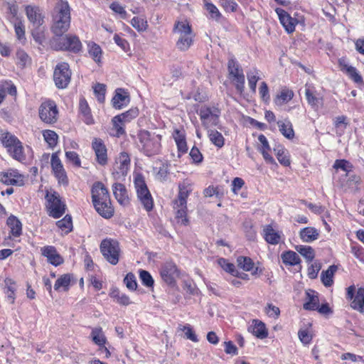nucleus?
I'll list each match as a JSON object with an SVG mask.
<instances>
[{
  "mask_svg": "<svg viewBox=\"0 0 364 364\" xmlns=\"http://www.w3.org/2000/svg\"><path fill=\"white\" fill-rule=\"evenodd\" d=\"M112 190L115 198L121 205H126L129 203V200L124 185L116 183L113 184Z\"/></svg>",
  "mask_w": 364,
  "mask_h": 364,
  "instance_id": "obj_27",
  "label": "nucleus"
},
{
  "mask_svg": "<svg viewBox=\"0 0 364 364\" xmlns=\"http://www.w3.org/2000/svg\"><path fill=\"white\" fill-rule=\"evenodd\" d=\"M319 299L318 294L312 290L308 289L306 291V301L304 304V309L306 310H316L318 309Z\"/></svg>",
  "mask_w": 364,
  "mask_h": 364,
  "instance_id": "obj_29",
  "label": "nucleus"
},
{
  "mask_svg": "<svg viewBox=\"0 0 364 364\" xmlns=\"http://www.w3.org/2000/svg\"><path fill=\"white\" fill-rule=\"evenodd\" d=\"M180 330L185 332V336L187 339L195 343L198 341L196 334L190 325L187 324L186 326H181Z\"/></svg>",
  "mask_w": 364,
  "mask_h": 364,
  "instance_id": "obj_59",
  "label": "nucleus"
},
{
  "mask_svg": "<svg viewBox=\"0 0 364 364\" xmlns=\"http://www.w3.org/2000/svg\"><path fill=\"white\" fill-rule=\"evenodd\" d=\"M220 114V109L215 107L203 106L199 111L202 124L206 129L218 125Z\"/></svg>",
  "mask_w": 364,
  "mask_h": 364,
  "instance_id": "obj_11",
  "label": "nucleus"
},
{
  "mask_svg": "<svg viewBox=\"0 0 364 364\" xmlns=\"http://www.w3.org/2000/svg\"><path fill=\"white\" fill-rule=\"evenodd\" d=\"M173 32L178 36L176 41V48L181 51L187 50L193 44L194 35L191 26L185 21H176L174 24Z\"/></svg>",
  "mask_w": 364,
  "mask_h": 364,
  "instance_id": "obj_3",
  "label": "nucleus"
},
{
  "mask_svg": "<svg viewBox=\"0 0 364 364\" xmlns=\"http://www.w3.org/2000/svg\"><path fill=\"white\" fill-rule=\"evenodd\" d=\"M248 331L260 339L265 338L268 336V331L264 323L257 319L252 321V323L248 327Z\"/></svg>",
  "mask_w": 364,
  "mask_h": 364,
  "instance_id": "obj_26",
  "label": "nucleus"
},
{
  "mask_svg": "<svg viewBox=\"0 0 364 364\" xmlns=\"http://www.w3.org/2000/svg\"><path fill=\"white\" fill-rule=\"evenodd\" d=\"M93 342L99 346H103L106 343V338L101 327L94 328L91 332Z\"/></svg>",
  "mask_w": 364,
  "mask_h": 364,
  "instance_id": "obj_42",
  "label": "nucleus"
},
{
  "mask_svg": "<svg viewBox=\"0 0 364 364\" xmlns=\"http://www.w3.org/2000/svg\"><path fill=\"white\" fill-rule=\"evenodd\" d=\"M228 68L230 78L243 73L242 70L240 68L237 61L233 58H231L228 60Z\"/></svg>",
  "mask_w": 364,
  "mask_h": 364,
  "instance_id": "obj_52",
  "label": "nucleus"
},
{
  "mask_svg": "<svg viewBox=\"0 0 364 364\" xmlns=\"http://www.w3.org/2000/svg\"><path fill=\"white\" fill-rule=\"evenodd\" d=\"M91 191L93 204L99 202L100 200H107L109 197L107 188L101 182L95 183Z\"/></svg>",
  "mask_w": 364,
  "mask_h": 364,
  "instance_id": "obj_19",
  "label": "nucleus"
},
{
  "mask_svg": "<svg viewBox=\"0 0 364 364\" xmlns=\"http://www.w3.org/2000/svg\"><path fill=\"white\" fill-rule=\"evenodd\" d=\"M258 140L261 143V146H259L257 149L262 154L264 161L269 164H276L275 160L269 153L271 149L266 136L263 134H260L258 136Z\"/></svg>",
  "mask_w": 364,
  "mask_h": 364,
  "instance_id": "obj_24",
  "label": "nucleus"
},
{
  "mask_svg": "<svg viewBox=\"0 0 364 364\" xmlns=\"http://www.w3.org/2000/svg\"><path fill=\"white\" fill-rule=\"evenodd\" d=\"M134 186L137 198L146 211H151L154 207V200L142 176L134 178Z\"/></svg>",
  "mask_w": 364,
  "mask_h": 364,
  "instance_id": "obj_7",
  "label": "nucleus"
},
{
  "mask_svg": "<svg viewBox=\"0 0 364 364\" xmlns=\"http://www.w3.org/2000/svg\"><path fill=\"white\" fill-rule=\"evenodd\" d=\"M26 15L33 26H41L44 23L42 10L38 6L27 5L25 7Z\"/></svg>",
  "mask_w": 364,
  "mask_h": 364,
  "instance_id": "obj_14",
  "label": "nucleus"
},
{
  "mask_svg": "<svg viewBox=\"0 0 364 364\" xmlns=\"http://www.w3.org/2000/svg\"><path fill=\"white\" fill-rule=\"evenodd\" d=\"M235 86L236 90L240 94L245 90V75L244 74H240L230 78Z\"/></svg>",
  "mask_w": 364,
  "mask_h": 364,
  "instance_id": "obj_55",
  "label": "nucleus"
},
{
  "mask_svg": "<svg viewBox=\"0 0 364 364\" xmlns=\"http://www.w3.org/2000/svg\"><path fill=\"white\" fill-rule=\"evenodd\" d=\"M71 75V70L67 63H58L53 73V80L56 87L59 89L66 88L70 82Z\"/></svg>",
  "mask_w": 364,
  "mask_h": 364,
  "instance_id": "obj_10",
  "label": "nucleus"
},
{
  "mask_svg": "<svg viewBox=\"0 0 364 364\" xmlns=\"http://www.w3.org/2000/svg\"><path fill=\"white\" fill-rule=\"evenodd\" d=\"M100 252L109 264L116 265L119 260L121 250L118 241L113 239H105L100 245Z\"/></svg>",
  "mask_w": 364,
  "mask_h": 364,
  "instance_id": "obj_6",
  "label": "nucleus"
},
{
  "mask_svg": "<svg viewBox=\"0 0 364 364\" xmlns=\"http://www.w3.org/2000/svg\"><path fill=\"white\" fill-rule=\"evenodd\" d=\"M139 277H140V279L141 280L142 284L144 286H146L147 287H153L154 279L149 272H147L146 270H140L139 271Z\"/></svg>",
  "mask_w": 364,
  "mask_h": 364,
  "instance_id": "obj_58",
  "label": "nucleus"
},
{
  "mask_svg": "<svg viewBox=\"0 0 364 364\" xmlns=\"http://www.w3.org/2000/svg\"><path fill=\"white\" fill-rule=\"evenodd\" d=\"M51 46L57 50H66L73 53H78L82 49L79 38L73 35L54 37L51 41Z\"/></svg>",
  "mask_w": 364,
  "mask_h": 364,
  "instance_id": "obj_5",
  "label": "nucleus"
},
{
  "mask_svg": "<svg viewBox=\"0 0 364 364\" xmlns=\"http://www.w3.org/2000/svg\"><path fill=\"white\" fill-rule=\"evenodd\" d=\"M92 148L95 151L97 162L105 166L107 164V150L104 141L100 138H95L92 142Z\"/></svg>",
  "mask_w": 364,
  "mask_h": 364,
  "instance_id": "obj_15",
  "label": "nucleus"
},
{
  "mask_svg": "<svg viewBox=\"0 0 364 364\" xmlns=\"http://www.w3.org/2000/svg\"><path fill=\"white\" fill-rule=\"evenodd\" d=\"M79 109L80 113L83 116V121L85 123L87 124H93L94 120L91 114V111L85 99L82 98L80 100Z\"/></svg>",
  "mask_w": 364,
  "mask_h": 364,
  "instance_id": "obj_32",
  "label": "nucleus"
},
{
  "mask_svg": "<svg viewBox=\"0 0 364 364\" xmlns=\"http://www.w3.org/2000/svg\"><path fill=\"white\" fill-rule=\"evenodd\" d=\"M277 124L280 132L284 136L289 139H291L294 136V132L291 123L289 120L278 121Z\"/></svg>",
  "mask_w": 364,
  "mask_h": 364,
  "instance_id": "obj_34",
  "label": "nucleus"
},
{
  "mask_svg": "<svg viewBox=\"0 0 364 364\" xmlns=\"http://www.w3.org/2000/svg\"><path fill=\"white\" fill-rule=\"evenodd\" d=\"M0 141L14 159L19 161L25 159L22 144L14 135L9 132H2Z\"/></svg>",
  "mask_w": 364,
  "mask_h": 364,
  "instance_id": "obj_4",
  "label": "nucleus"
},
{
  "mask_svg": "<svg viewBox=\"0 0 364 364\" xmlns=\"http://www.w3.org/2000/svg\"><path fill=\"white\" fill-rule=\"evenodd\" d=\"M319 232L314 227L302 228L299 232V237L304 242H311L318 239Z\"/></svg>",
  "mask_w": 364,
  "mask_h": 364,
  "instance_id": "obj_30",
  "label": "nucleus"
},
{
  "mask_svg": "<svg viewBox=\"0 0 364 364\" xmlns=\"http://www.w3.org/2000/svg\"><path fill=\"white\" fill-rule=\"evenodd\" d=\"M173 136L178 151L181 153H186L188 150V148L183 133L179 130H175Z\"/></svg>",
  "mask_w": 364,
  "mask_h": 364,
  "instance_id": "obj_41",
  "label": "nucleus"
},
{
  "mask_svg": "<svg viewBox=\"0 0 364 364\" xmlns=\"http://www.w3.org/2000/svg\"><path fill=\"white\" fill-rule=\"evenodd\" d=\"M355 287L351 285L347 288L346 299L351 300L350 307L361 313L364 314V288L358 289L355 294Z\"/></svg>",
  "mask_w": 364,
  "mask_h": 364,
  "instance_id": "obj_12",
  "label": "nucleus"
},
{
  "mask_svg": "<svg viewBox=\"0 0 364 364\" xmlns=\"http://www.w3.org/2000/svg\"><path fill=\"white\" fill-rule=\"evenodd\" d=\"M43 136L50 148L57 145L58 136L54 131L45 130L43 132Z\"/></svg>",
  "mask_w": 364,
  "mask_h": 364,
  "instance_id": "obj_48",
  "label": "nucleus"
},
{
  "mask_svg": "<svg viewBox=\"0 0 364 364\" xmlns=\"http://www.w3.org/2000/svg\"><path fill=\"white\" fill-rule=\"evenodd\" d=\"M282 262L286 265L294 266L300 263L301 259L296 252L286 251L281 255Z\"/></svg>",
  "mask_w": 364,
  "mask_h": 364,
  "instance_id": "obj_33",
  "label": "nucleus"
},
{
  "mask_svg": "<svg viewBox=\"0 0 364 364\" xmlns=\"http://www.w3.org/2000/svg\"><path fill=\"white\" fill-rule=\"evenodd\" d=\"M105 85L103 84L98 83L94 87V92L101 103L105 101Z\"/></svg>",
  "mask_w": 364,
  "mask_h": 364,
  "instance_id": "obj_63",
  "label": "nucleus"
},
{
  "mask_svg": "<svg viewBox=\"0 0 364 364\" xmlns=\"http://www.w3.org/2000/svg\"><path fill=\"white\" fill-rule=\"evenodd\" d=\"M71 281V276L69 274H65L60 276L55 282L54 284V289L56 291H58L61 287L64 289V290L67 291L70 286Z\"/></svg>",
  "mask_w": 364,
  "mask_h": 364,
  "instance_id": "obj_45",
  "label": "nucleus"
},
{
  "mask_svg": "<svg viewBox=\"0 0 364 364\" xmlns=\"http://www.w3.org/2000/svg\"><path fill=\"white\" fill-rule=\"evenodd\" d=\"M6 223L11 229V234L13 236L18 237L21 235L22 224L16 216L10 215L7 219Z\"/></svg>",
  "mask_w": 364,
  "mask_h": 364,
  "instance_id": "obj_31",
  "label": "nucleus"
},
{
  "mask_svg": "<svg viewBox=\"0 0 364 364\" xmlns=\"http://www.w3.org/2000/svg\"><path fill=\"white\" fill-rule=\"evenodd\" d=\"M305 96L308 103L312 107H318L320 98L316 97L309 88H306Z\"/></svg>",
  "mask_w": 364,
  "mask_h": 364,
  "instance_id": "obj_60",
  "label": "nucleus"
},
{
  "mask_svg": "<svg viewBox=\"0 0 364 364\" xmlns=\"http://www.w3.org/2000/svg\"><path fill=\"white\" fill-rule=\"evenodd\" d=\"M263 236L267 243L276 245L280 242L282 232L275 230L271 225H267L263 228Z\"/></svg>",
  "mask_w": 364,
  "mask_h": 364,
  "instance_id": "obj_21",
  "label": "nucleus"
},
{
  "mask_svg": "<svg viewBox=\"0 0 364 364\" xmlns=\"http://www.w3.org/2000/svg\"><path fill=\"white\" fill-rule=\"evenodd\" d=\"M16 36L19 41L25 40V26L21 21L14 24Z\"/></svg>",
  "mask_w": 364,
  "mask_h": 364,
  "instance_id": "obj_64",
  "label": "nucleus"
},
{
  "mask_svg": "<svg viewBox=\"0 0 364 364\" xmlns=\"http://www.w3.org/2000/svg\"><path fill=\"white\" fill-rule=\"evenodd\" d=\"M208 135L210 141L218 148H222L225 144V139L222 134L215 129H209Z\"/></svg>",
  "mask_w": 364,
  "mask_h": 364,
  "instance_id": "obj_38",
  "label": "nucleus"
},
{
  "mask_svg": "<svg viewBox=\"0 0 364 364\" xmlns=\"http://www.w3.org/2000/svg\"><path fill=\"white\" fill-rule=\"evenodd\" d=\"M131 24L138 32H144L148 28L147 21L142 16L134 17L131 20Z\"/></svg>",
  "mask_w": 364,
  "mask_h": 364,
  "instance_id": "obj_44",
  "label": "nucleus"
},
{
  "mask_svg": "<svg viewBox=\"0 0 364 364\" xmlns=\"http://www.w3.org/2000/svg\"><path fill=\"white\" fill-rule=\"evenodd\" d=\"M110 296L115 299L117 303L123 306H128L131 303L129 296L120 293L117 289L111 291Z\"/></svg>",
  "mask_w": 364,
  "mask_h": 364,
  "instance_id": "obj_50",
  "label": "nucleus"
},
{
  "mask_svg": "<svg viewBox=\"0 0 364 364\" xmlns=\"http://www.w3.org/2000/svg\"><path fill=\"white\" fill-rule=\"evenodd\" d=\"M51 167L55 176L58 178L60 183L68 185V180L61 163L60 159L58 156V153H53L51 156Z\"/></svg>",
  "mask_w": 364,
  "mask_h": 364,
  "instance_id": "obj_13",
  "label": "nucleus"
},
{
  "mask_svg": "<svg viewBox=\"0 0 364 364\" xmlns=\"http://www.w3.org/2000/svg\"><path fill=\"white\" fill-rule=\"evenodd\" d=\"M138 114V109L136 108H134L124 113L115 116L114 119H116V120H122L124 123H127L136 118Z\"/></svg>",
  "mask_w": 364,
  "mask_h": 364,
  "instance_id": "obj_46",
  "label": "nucleus"
},
{
  "mask_svg": "<svg viewBox=\"0 0 364 364\" xmlns=\"http://www.w3.org/2000/svg\"><path fill=\"white\" fill-rule=\"evenodd\" d=\"M43 256L46 257L48 262L54 266H58L63 263V258L58 253L53 246H44L41 250Z\"/></svg>",
  "mask_w": 364,
  "mask_h": 364,
  "instance_id": "obj_18",
  "label": "nucleus"
},
{
  "mask_svg": "<svg viewBox=\"0 0 364 364\" xmlns=\"http://www.w3.org/2000/svg\"><path fill=\"white\" fill-rule=\"evenodd\" d=\"M218 264L227 272L230 273L232 276L236 274L237 269L232 263H230L224 258H220L218 261Z\"/></svg>",
  "mask_w": 364,
  "mask_h": 364,
  "instance_id": "obj_56",
  "label": "nucleus"
},
{
  "mask_svg": "<svg viewBox=\"0 0 364 364\" xmlns=\"http://www.w3.org/2000/svg\"><path fill=\"white\" fill-rule=\"evenodd\" d=\"M0 181L6 185L21 186L24 183V178L17 171L9 170L0 173Z\"/></svg>",
  "mask_w": 364,
  "mask_h": 364,
  "instance_id": "obj_16",
  "label": "nucleus"
},
{
  "mask_svg": "<svg viewBox=\"0 0 364 364\" xmlns=\"http://www.w3.org/2000/svg\"><path fill=\"white\" fill-rule=\"evenodd\" d=\"M93 205L97 212L105 218H110L114 214L109 197L107 200H100Z\"/></svg>",
  "mask_w": 364,
  "mask_h": 364,
  "instance_id": "obj_25",
  "label": "nucleus"
},
{
  "mask_svg": "<svg viewBox=\"0 0 364 364\" xmlns=\"http://www.w3.org/2000/svg\"><path fill=\"white\" fill-rule=\"evenodd\" d=\"M337 270V266L331 265L327 270L321 272V281L325 287H331L333 284V277Z\"/></svg>",
  "mask_w": 364,
  "mask_h": 364,
  "instance_id": "obj_35",
  "label": "nucleus"
},
{
  "mask_svg": "<svg viewBox=\"0 0 364 364\" xmlns=\"http://www.w3.org/2000/svg\"><path fill=\"white\" fill-rule=\"evenodd\" d=\"M333 124L337 129L336 134L341 136L346 127L349 125L347 117L345 115H341L333 119Z\"/></svg>",
  "mask_w": 364,
  "mask_h": 364,
  "instance_id": "obj_39",
  "label": "nucleus"
},
{
  "mask_svg": "<svg viewBox=\"0 0 364 364\" xmlns=\"http://www.w3.org/2000/svg\"><path fill=\"white\" fill-rule=\"evenodd\" d=\"M168 165L167 163H162L156 173V178L161 181H165L168 174Z\"/></svg>",
  "mask_w": 364,
  "mask_h": 364,
  "instance_id": "obj_62",
  "label": "nucleus"
},
{
  "mask_svg": "<svg viewBox=\"0 0 364 364\" xmlns=\"http://www.w3.org/2000/svg\"><path fill=\"white\" fill-rule=\"evenodd\" d=\"M296 251L301 255L308 262H311L315 257L314 249L310 246L298 245L296 247Z\"/></svg>",
  "mask_w": 364,
  "mask_h": 364,
  "instance_id": "obj_43",
  "label": "nucleus"
},
{
  "mask_svg": "<svg viewBox=\"0 0 364 364\" xmlns=\"http://www.w3.org/2000/svg\"><path fill=\"white\" fill-rule=\"evenodd\" d=\"M237 266L245 271H250L254 267V262L248 257L240 256L237 259Z\"/></svg>",
  "mask_w": 364,
  "mask_h": 364,
  "instance_id": "obj_51",
  "label": "nucleus"
},
{
  "mask_svg": "<svg viewBox=\"0 0 364 364\" xmlns=\"http://www.w3.org/2000/svg\"><path fill=\"white\" fill-rule=\"evenodd\" d=\"M274 151L275 152L277 160L282 165L285 166L290 165V160L287 156V151L282 146L278 145L274 148Z\"/></svg>",
  "mask_w": 364,
  "mask_h": 364,
  "instance_id": "obj_40",
  "label": "nucleus"
},
{
  "mask_svg": "<svg viewBox=\"0 0 364 364\" xmlns=\"http://www.w3.org/2000/svg\"><path fill=\"white\" fill-rule=\"evenodd\" d=\"M17 64L21 67H25L30 62V58L23 50H18L16 52Z\"/></svg>",
  "mask_w": 364,
  "mask_h": 364,
  "instance_id": "obj_57",
  "label": "nucleus"
},
{
  "mask_svg": "<svg viewBox=\"0 0 364 364\" xmlns=\"http://www.w3.org/2000/svg\"><path fill=\"white\" fill-rule=\"evenodd\" d=\"M276 12L279 16V21L288 33H292L295 29L296 20L282 9H277Z\"/></svg>",
  "mask_w": 364,
  "mask_h": 364,
  "instance_id": "obj_23",
  "label": "nucleus"
},
{
  "mask_svg": "<svg viewBox=\"0 0 364 364\" xmlns=\"http://www.w3.org/2000/svg\"><path fill=\"white\" fill-rule=\"evenodd\" d=\"M248 85L253 93L256 92L257 82L260 79L259 71L255 68L247 72Z\"/></svg>",
  "mask_w": 364,
  "mask_h": 364,
  "instance_id": "obj_36",
  "label": "nucleus"
},
{
  "mask_svg": "<svg viewBox=\"0 0 364 364\" xmlns=\"http://www.w3.org/2000/svg\"><path fill=\"white\" fill-rule=\"evenodd\" d=\"M124 282L126 287L130 290H136L137 287V283L135 279V276L132 273H128L124 279Z\"/></svg>",
  "mask_w": 364,
  "mask_h": 364,
  "instance_id": "obj_61",
  "label": "nucleus"
},
{
  "mask_svg": "<svg viewBox=\"0 0 364 364\" xmlns=\"http://www.w3.org/2000/svg\"><path fill=\"white\" fill-rule=\"evenodd\" d=\"M88 53L92 59L97 63L101 62L102 49L97 44L92 43L88 45Z\"/></svg>",
  "mask_w": 364,
  "mask_h": 364,
  "instance_id": "obj_47",
  "label": "nucleus"
},
{
  "mask_svg": "<svg viewBox=\"0 0 364 364\" xmlns=\"http://www.w3.org/2000/svg\"><path fill=\"white\" fill-rule=\"evenodd\" d=\"M129 165L130 159L129 155L125 152H122L117 159L114 168L116 170L117 174L125 176L127 173Z\"/></svg>",
  "mask_w": 364,
  "mask_h": 364,
  "instance_id": "obj_22",
  "label": "nucleus"
},
{
  "mask_svg": "<svg viewBox=\"0 0 364 364\" xmlns=\"http://www.w3.org/2000/svg\"><path fill=\"white\" fill-rule=\"evenodd\" d=\"M160 274L162 279L168 284H173L179 275L176 264L172 262L164 264L161 269Z\"/></svg>",
  "mask_w": 364,
  "mask_h": 364,
  "instance_id": "obj_17",
  "label": "nucleus"
},
{
  "mask_svg": "<svg viewBox=\"0 0 364 364\" xmlns=\"http://www.w3.org/2000/svg\"><path fill=\"white\" fill-rule=\"evenodd\" d=\"M56 225L66 232H70L73 228L72 218L70 215H65L63 219L57 221Z\"/></svg>",
  "mask_w": 364,
  "mask_h": 364,
  "instance_id": "obj_53",
  "label": "nucleus"
},
{
  "mask_svg": "<svg viewBox=\"0 0 364 364\" xmlns=\"http://www.w3.org/2000/svg\"><path fill=\"white\" fill-rule=\"evenodd\" d=\"M39 117L44 123L53 124L58 120V110L55 102L48 100L42 102L38 108Z\"/></svg>",
  "mask_w": 364,
  "mask_h": 364,
  "instance_id": "obj_9",
  "label": "nucleus"
},
{
  "mask_svg": "<svg viewBox=\"0 0 364 364\" xmlns=\"http://www.w3.org/2000/svg\"><path fill=\"white\" fill-rule=\"evenodd\" d=\"M173 209L176 211V219H178V223H181L182 225H187L188 224V220L186 217V211L187 206L184 205V207L182 205H178L177 208H173Z\"/></svg>",
  "mask_w": 364,
  "mask_h": 364,
  "instance_id": "obj_49",
  "label": "nucleus"
},
{
  "mask_svg": "<svg viewBox=\"0 0 364 364\" xmlns=\"http://www.w3.org/2000/svg\"><path fill=\"white\" fill-rule=\"evenodd\" d=\"M294 97L292 90L288 89H283L279 94H278L274 99V103L277 105L282 106L284 104L289 102Z\"/></svg>",
  "mask_w": 364,
  "mask_h": 364,
  "instance_id": "obj_37",
  "label": "nucleus"
},
{
  "mask_svg": "<svg viewBox=\"0 0 364 364\" xmlns=\"http://www.w3.org/2000/svg\"><path fill=\"white\" fill-rule=\"evenodd\" d=\"M192 191L191 186L187 182H183L179 185V192L178 198L173 201V208H177L178 205L187 204V198L189 193Z\"/></svg>",
  "mask_w": 364,
  "mask_h": 364,
  "instance_id": "obj_20",
  "label": "nucleus"
},
{
  "mask_svg": "<svg viewBox=\"0 0 364 364\" xmlns=\"http://www.w3.org/2000/svg\"><path fill=\"white\" fill-rule=\"evenodd\" d=\"M52 17L51 31L55 37L62 36L70 26V8L68 2L60 0L53 9Z\"/></svg>",
  "mask_w": 364,
  "mask_h": 364,
  "instance_id": "obj_1",
  "label": "nucleus"
},
{
  "mask_svg": "<svg viewBox=\"0 0 364 364\" xmlns=\"http://www.w3.org/2000/svg\"><path fill=\"white\" fill-rule=\"evenodd\" d=\"M32 31V36L34 41L38 44H43L46 39L45 29L41 26H34Z\"/></svg>",
  "mask_w": 364,
  "mask_h": 364,
  "instance_id": "obj_54",
  "label": "nucleus"
},
{
  "mask_svg": "<svg viewBox=\"0 0 364 364\" xmlns=\"http://www.w3.org/2000/svg\"><path fill=\"white\" fill-rule=\"evenodd\" d=\"M47 209L50 216L54 218H60L65 212V205L61 201L57 192L46 193Z\"/></svg>",
  "mask_w": 364,
  "mask_h": 364,
  "instance_id": "obj_8",
  "label": "nucleus"
},
{
  "mask_svg": "<svg viewBox=\"0 0 364 364\" xmlns=\"http://www.w3.org/2000/svg\"><path fill=\"white\" fill-rule=\"evenodd\" d=\"M112 105L116 109H122L128 105L129 97L127 93L122 89H117L112 100Z\"/></svg>",
  "mask_w": 364,
  "mask_h": 364,
  "instance_id": "obj_28",
  "label": "nucleus"
},
{
  "mask_svg": "<svg viewBox=\"0 0 364 364\" xmlns=\"http://www.w3.org/2000/svg\"><path fill=\"white\" fill-rule=\"evenodd\" d=\"M139 146L149 156L158 154L161 150V136L156 132L141 130L138 134Z\"/></svg>",
  "mask_w": 364,
  "mask_h": 364,
  "instance_id": "obj_2",
  "label": "nucleus"
}]
</instances>
